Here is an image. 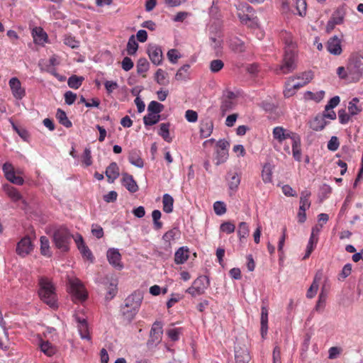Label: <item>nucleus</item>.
I'll return each mask as SVG.
<instances>
[{
	"instance_id": "obj_1",
	"label": "nucleus",
	"mask_w": 363,
	"mask_h": 363,
	"mask_svg": "<svg viewBox=\"0 0 363 363\" xmlns=\"http://www.w3.org/2000/svg\"><path fill=\"white\" fill-rule=\"evenodd\" d=\"M281 38L284 44V55L282 64L277 67L275 72L277 74H286L296 68L297 44L291 33L281 32Z\"/></svg>"
},
{
	"instance_id": "obj_2",
	"label": "nucleus",
	"mask_w": 363,
	"mask_h": 363,
	"mask_svg": "<svg viewBox=\"0 0 363 363\" xmlns=\"http://www.w3.org/2000/svg\"><path fill=\"white\" fill-rule=\"evenodd\" d=\"M38 295L40 299L52 308H57L55 287L50 279L41 277L38 279Z\"/></svg>"
},
{
	"instance_id": "obj_3",
	"label": "nucleus",
	"mask_w": 363,
	"mask_h": 363,
	"mask_svg": "<svg viewBox=\"0 0 363 363\" xmlns=\"http://www.w3.org/2000/svg\"><path fill=\"white\" fill-rule=\"evenodd\" d=\"M350 80L359 82L363 77V50L352 54L347 62Z\"/></svg>"
},
{
	"instance_id": "obj_4",
	"label": "nucleus",
	"mask_w": 363,
	"mask_h": 363,
	"mask_svg": "<svg viewBox=\"0 0 363 363\" xmlns=\"http://www.w3.org/2000/svg\"><path fill=\"white\" fill-rule=\"evenodd\" d=\"M72 238L74 239L75 238H74L69 230L64 226H60L56 229L53 234V240L55 247L63 252H67L69 250Z\"/></svg>"
},
{
	"instance_id": "obj_5",
	"label": "nucleus",
	"mask_w": 363,
	"mask_h": 363,
	"mask_svg": "<svg viewBox=\"0 0 363 363\" xmlns=\"http://www.w3.org/2000/svg\"><path fill=\"white\" fill-rule=\"evenodd\" d=\"M143 296L139 292H134L125 300L123 314L128 319L132 320L138 313L142 303Z\"/></svg>"
},
{
	"instance_id": "obj_6",
	"label": "nucleus",
	"mask_w": 363,
	"mask_h": 363,
	"mask_svg": "<svg viewBox=\"0 0 363 363\" xmlns=\"http://www.w3.org/2000/svg\"><path fill=\"white\" fill-rule=\"evenodd\" d=\"M208 286V280L206 277H199L196 279L191 286L188 288L186 293L191 294L193 297L202 295L205 293L206 289Z\"/></svg>"
},
{
	"instance_id": "obj_7",
	"label": "nucleus",
	"mask_w": 363,
	"mask_h": 363,
	"mask_svg": "<svg viewBox=\"0 0 363 363\" xmlns=\"http://www.w3.org/2000/svg\"><path fill=\"white\" fill-rule=\"evenodd\" d=\"M216 147L217 149L214 160L216 165H220L225 162L228 160L230 143L226 140H220L217 143Z\"/></svg>"
},
{
	"instance_id": "obj_8",
	"label": "nucleus",
	"mask_w": 363,
	"mask_h": 363,
	"mask_svg": "<svg viewBox=\"0 0 363 363\" xmlns=\"http://www.w3.org/2000/svg\"><path fill=\"white\" fill-rule=\"evenodd\" d=\"M69 285L71 292L75 299L80 301H83L86 299V291L79 279H74L69 280Z\"/></svg>"
},
{
	"instance_id": "obj_9",
	"label": "nucleus",
	"mask_w": 363,
	"mask_h": 363,
	"mask_svg": "<svg viewBox=\"0 0 363 363\" xmlns=\"http://www.w3.org/2000/svg\"><path fill=\"white\" fill-rule=\"evenodd\" d=\"M2 169L7 180L16 185H22L23 184V179L20 176L16 175L14 167L11 163L6 162L4 164Z\"/></svg>"
},
{
	"instance_id": "obj_10",
	"label": "nucleus",
	"mask_w": 363,
	"mask_h": 363,
	"mask_svg": "<svg viewBox=\"0 0 363 363\" xmlns=\"http://www.w3.org/2000/svg\"><path fill=\"white\" fill-rule=\"evenodd\" d=\"M235 359L236 363H248L251 359L246 345L237 344L235 347Z\"/></svg>"
},
{
	"instance_id": "obj_11",
	"label": "nucleus",
	"mask_w": 363,
	"mask_h": 363,
	"mask_svg": "<svg viewBox=\"0 0 363 363\" xmlns=\"http://www.w3.org/2000/svg\"><path fill=\"white\" fill-rule=\"evenodd\" d=\"M108 261L116 269L121 270L123 268V264L121 262V255L118 250L115 248L109 249L106 252Z\"/></svg>"
},
{
	"instance_id": "obj_12",
	"label": "nucleus",
	"mask_w": 363,
	"mask_h": 363,
	"mask_svg": "<svg viewBox=\"0 0 363 363\" xmlns=\"http://www.w3.org/2000/svg\"><path fill=\"white\" fill-rule=\"evenodd\" d=\"M163 325L160 321H155L151 328L148 343L157 344L162 340Z\"/></svg>"
},
{
	"instance_id": "obj_13",
	"label": "nucleus",
	"mask_w": 363,
	"mask_h": 363,
	"mask_svg": "<svg viewBox=\"0 0 363 363\" xmlns=\"http://www.w3.org/2000/svg\"><path fill=\"white\" fill-rule=\"evenodd\" d=\"M147 54L151 62L155 65H159L162 61V51L160 46L157 45L150 44L147 48Z\"/></svg>"
},
{
	"instance_id": "obj_14",
	"label": "nucleus",
	"mask_w": 363,
	"mask_h": 363,
	"mask_svg": "<svg viewBox=\"0 0 363 363\" xmlns=\"http://www.w3.org/2000/svg\"><path fill=\"white\" fill-rule=\"evenodd\" d=\"M74 241L82 257L87 260L93 262L94 257L89 248L84 243L82 236L79 234H77L74 238Z\"/></svg>"
},
{
	"instance_id": "obj_15",
	"label": "nucleus",
	"mask_w": 363,
	"mask_h": 363,
	"mask_svg": "<svg viewBox=\"0 0 363 363\" xmlns=\"http://www.w3.org/2000/svg\"><path fill=\"white\" fill-rule=\"evenodd\" d=\"M33 244L28 237L22 238L17 244L16 252L21 257H26L33 250Z\"/></svg>"
},
{
	"instance_id": "obj_16",
	"label": "nucleus",
	"mask_w": 363,
	"mask_h": 363,
	"mask_svg": "<svg viewBox=\"0 0 363 363\" xmlns=\"http://www.w3.org/2000/svg\"><path fill=\"white\" fill-rule=\"evenodd\" d=\"M9 84L12 91L13 96L16 99H21L24 97L26 94V91L24 88L21 86V83L18 78L12 77L9 80Z\"/></svg>"
},
{
	"instance_id": "obj_17",
	"label": "nucleus",
	"mask_w": 363,
	"mask_h": 363,
	"mask_svg": "<svg viewBox=\"0 0 363 363\" xmlns=\"http://www.w3.org/2000/svg\"><path fill=\"white\" fill-rule=\"evenodd\" d=\"M326 48L327 50L333 55H340L342 52L341 40L337 36H333L328 40Z\"/></svg>"
},
{
	"instance_id": "obj_18",
	"label": "nucleus",
	"mask_w": 363,
	"mask_h": 363,
	"mask_svg": "<svg viewBox=\"0 0 363 363\" xmlns=\"http://www.w3.org/2000/svg\"><path fill=\"white\" fill-rule=\"evenodd\" d=\"M37 345L40 351L48 357L53 356L57 352L56 348L52 343L48 340H43L41 337H39Z\"/></svg>"
},
{
	"instance_id": "obj_19",
	"label": "nucleus",
	"mask_w": 363,
	"mask_h": 363,
	"mask_svg": "<svg viewBox=\"0 0 363 363\" xmlns=\"http://www.w3.org/2000/svg\"><path fill=\"white\" fill-rule=\"evenodd\" d=\"M122 184L131 193L138 190V186L133 177L128 173L123 174Z\"/></svg>"
},
{
	"instance_id": "obj_20",
	"label": "nucleus",
	"mask_w": 363,
	"mask_h": 363,
	"mask_svg": "<svg viewBox=\"0 0 363 363\" xmlns=\"http://www.w3.org/2000/svg\"><path fill=\"white\" fill-rule=\"evenodd\" d=\"M107 180L113 183L119 177V167L116 162H111L106 169L105 172Z\"/></svg>"
},
{
	"instance_id": "obj_21",
	"label": "nucleus",
	"mask_w": 363,
	"mask_h": 363,
	"mask_svg": "<svg viewBox=\"0 0 363 363\" xmlns=\"http://www.w3.org/2000/svg\"><path fill=\"white\" fill-rule=\"evenodd\" d=\"M323 273L321 271H318L316 272L313 283L311 285L310 288L308 289V291L306 293V296L308 298H313L318 291V287H319V283L322 279Z\"/></svg>"
},
{
	"instance_id": "obj_22",
	"label": "nucleus",
	"mask_w": 363,
	"mask_h": 363,
	"mask_svg": "<svg viewBox=\"0 0 363 363\" xmlns=\"http://www.w3.org/2000/svg\"><path fill=\"white\" fill-rule=\"evenodd\" d=\"M291 144L294 159L300 161L301 157V139L297 134L291 135Z\"/></svg>"
},
{
	"instance_id": "obj_23",
	"label": "nucleus",
	"mask_w": 363,
	"mask_h": 363,
	"mask_svg": "<svg viewBox=\"0 0 363 363\" xmlns=\"http://www.w3.org/2000/svg\"><path fill=\"white\" fill-rule=\"evenodd\" d=\"M128 161L134 166L142 168L144 166V161L141 157V152L133 149L130 151Z\"/></svg>"
},
{
	"instance_id": "obj_24",
	"label": "nucleus",
	"mask_w": 363,
	"mask_h": 363,
	"mask_svg": "<svg viewBox=\"0 0 363 363\" xmlns=\"http://www.w3.org/2000/svg\"><path fill=\"white\" fill-rule=\"evenodd\" d=\"M189 257V250L187 247H179L174 254V262L177 264H184Z\"/></svg>"
},
{
	"instance_id": "obj_25",
	"label": "nucleus",
	"mask_w": 363,
	"mask_h": 363,
	"mask_svg": "<svg viewBox=\"0 0 363 363\" xmlns=\"http://www.w3.org/2000/svg\"><path fill=\"white\" fill-rule=\"evenodd\" d=\"M295 134L296 133H292V132L286 133L285 130L281 126L275 127L273 129L274 138L277 140L279 141V143H280L286 139L291 140V135H295Z\"/></svg>"
},
{
	"instance_id": "obj_26",
	"label": "nucleus",
	"mask_w": 363,
	"mask_h": 363,
	"mask_svg": "<svg viewBox=\"0 0 363 363\" xmlns=\"http://www.w3.org/2000/svg\"><path fill=\"white\" fill-rule=\"evenodd\" d=\"M78 322V330L79 335L82 339H86L87 340H91V336L89 335V328L87 322L85 319H80L79 318H77Z\"/></svg>"
},
{
	"instance_id": "obj_27",
	"label": "nucleus",
	"mask_w": 363,
	"mask_h": 363,
	"mask_svg": "<svg viewBox=\"0 0 363 363\" xmlns=\"http://www.w3.org/2000/svg\"><path fill=\"white\" fill-rule=\"evenodd\" d=\"M300 88L301 86H299L298 84H295L291 78H289L285 84L284 96L287 98L292 96Z\"/></svg>"
},
{
	"instance_id": "obj_28",
	"label": "nucleus",
	"mask_w": 363,
	"mask_h": 363,
	"mask_svg": "<svg viewBox=\"0 0 363 363\" xmlns=\"http://www.w3.org/2000/svg\"><path fill=\"white\" fill-rule=\"evenodd\" d=\"M261 334L264 337L268 329V308L262 306L261 308Z\"/></svg>"
},
{
	"instance_id": "obj_29",
	"label": "nucleus",
	"mask_w": 363,
	"mask_h": 363,
	"mask_svg": "<svg viewBox=\"0 0 363 363\" xmlns=\"http://www.w3.org/2000/svg\"><path fill=\"white\" fill-rule=\"evenodd\" d=\"M4 190L7 196L14 202L18 201L22 199V196L20 192L13 186L6 184L4 186Z\"/></svg>"
},
{
	"instance_id": "obj_30",
	"label": "nucleus",
	"mask_w": 363,
	"mask_h": 363,
	"mask_svg": "<svg viewBox=\"0 0 363 363\" xmlns=\"http://www.w3.org/2000/svg\"><path fill=\"white\" fill-rule=\"evenodd\" d=\"M213 124L210 120H206L201 123L200 134L201 137L206 138L210 136L213 131Z\"/></svg>"
},
{
	"instance_id": "obj_31",
	"label": "nucleus",
	"mask_w": 363,
	"mask_h": 363,
	"mask_svg": "<svg viewBox=\"0 0 363 363\" xmlns=\"http://www.w3.org/2000/svg\"><path fill=\"white\" fill-rule=\"evenodd\" d=\"M162 204H163V211L169 213L173 211V206H174V199L173 197L168 194H165L162 196Z\"/></svg>"
},
{
	"instance_id": "obj_32",
	"label": "nucleus",
	"mask_w": 363,
	"mask_h": 363,
	"mask_svg": "<svg viewBox=\"0 0 363 363\" xmlns=\"http://www.w3.org/2000/svg\"><path fill=\"white\" fill-rule=\"evenodd\" d=\"M230 46L231 49L235 52L241 53L246 50L245 43L237 38H235L230 40Z\"/></svg>"
},
{
	"instance_id": "obj_33",
	"label": "nucleus",
	"mask_w": 363,
	"mask_h": 363,
	"mask_svg": "<svg viewBox=\"0 0 363 363\" xmlns=\"http://www.w3.org/2000/svg\"><path fill=\"white\" fill-rule=\"evenodd\" d=\"M311 192L308 190H304L301 193L300 196V206L301 210L308 209L311 206V201L309 198Z\"/></svg>"
},
{
	"instance_id": "obj_34",
	"label": "nucleus",
	"mask_w": 363,
	"mask_h": 363,
	"mask_svg": "<svg viewBox=\"0 0 363 363\" xmlns=\"http://www.w3.org/2000/svg\"><path fill=\"white\" fill-rule=\"evenodd\" d=\"M33 37L36 42H45L48 39L47 33L40 27H35L32 31Z\"/></svg>"
},
{
	"instance_id": "obj_35",
	"label": "nucleus",
	"mask_w": 363,
	"mask_h": 363,
	"mask_svg": "<svg viewBox=\"0 0 363 363\" xmlns=\"http://www.w3.org/2000/svg\"><path fill=\"white\" fill-rule=\"evenodd\" d=\"M137 72L139 74H143V77H145V73L148 71L150 64L146 58H140L137 62Z\"/></svg>"
},
{
	"instance_id": "obj_36",
	"label": "nucleus",
	"mask_w": 363,
	"mask_h": 363,
	"mask_svg": "<svg viewBox=\"0 0 363 363\" xmlns=\"http://www.w3.org/2000/svg\"><path fill=\"white\" fill-rule=\"evenodd\" d=\"M56 118L59 123L66 128H70L72 125V122L69 120L66 113L60 108H58L56 113Z\"/></svg>"
},
{
	"instance_id": "obj_37",
	"label": "nucleus",
	"mask_w": 363,
	"mask_h": 363,
	"mask_svg": "<svg viewBox=\"0 0 363 363\" xmlns=\"http://www.w3.org/2000/svg\"><path fill=\"white\" fill-rule=\"evenodd\" d=\"M345 12L343 8L337 9L333 13L331 18L335 24L340 25L343 23Z\"/></svg>"
},
{
	"instance_id": "obj_38",
	"label": "nucleus",
	"mask_w": 363,
	"mask_h": 363,
	"mask_svg": "<svg viewBox=\"0 0 363 363\" xmlns=\"http://www.w3.org/2000/svg\"><path fill=\"white\" fill-rule=\"evenodd\" d=\"M169 123H161L160 125V130L158 134L167 142L170 143L172 138L169 135Z\"/></svg>"
},
{
	"instance_id": "obj_39",
	"label": "nucleus",
	"mask_w": 363,
	"mask_h": 363,
	"mask_svg": "<svg viewBox=\"0 0 363 363\" xmlns=\"http://www.w3.org/2000/svg\"><path fill=\"white\" fill-rule=\"evenodd\" d=\"M325 96L324 91H319L315 93H313L310 91H307L304 94V98L307 100H313L315 102L320 101Z\"/></svg>"
},
{
	"instance_id": "obj_40",
	"label": "nucleus",
	"mask_w": 363,
	"mask_h": 363,
	"mask_svg": "<svg viewBox=\"0 0 363 363\" xmlns=\"http://www.w3.org/2000/svg\"><path fill=\"white\" fill-rule=\"evenodd\" d=\"M250 230L249 226L245 222H241L239 224L238 229V235L240 241L242 242L243 239H245L249 235Z\"/></svg>"
},
{
	"instance_id": "obj_41",
	"label": "nucleus",
	"mask_w": 363,
	"mask_h": 363,
	"mask_svg": "<svg viewBox=\"0 0 363 363\" xmlns=\"http://www.w3.org/2000/svg\"><path fill=\"white\" fill-rule=\"evenodd\" d=\"M138 49V43L136 42L135 36L131 35L127 43V52L129 55H134Z\"/></svg>"
},
{
	"instance_id": "obj_42",
	"label": "nucleus",
	"mask_w": 363,
	"mask_h": 363,
	"mask_svg": "<svg viewBox=\"0 0 363 363\" xmlns=\"http://www.w3.org/2000/svg\"><path fill=\"white\" fill-rule=\"evenodd\" d=\"M326 125L325 119L321 116H316L314 120L311 123V128L315 130H321Z\"/></svg>"
},
{
	"instance_id": "obj_43",
	"label": "nucleus",
	"mask_w": 363,
	"mask_h": 363,
	"mask_svg": "<svg viewBox=\"0 0 363 363\" xmlns=\"http://www.w3.org/2000/svg\"><path fill=\"white\" fill-rule=\"evenodd\" d=\"M84 79L83 77L72 75L68 79L67 84L70 88L77 89L82 85Z\"/></svg>"
},
{
	"instance_id": "obj_44",
	"label": "nucleus",
	"mask_w": 363,
	"mask_h": 363,
	"mask_svg": "<svg viewBox=\"0 0 363 363\" xmlns=\"http://www.w3.org/2000/svg\"><path fill=\"white\" fill-rule=\"evenodd\" d=\"M40 251L42 255L50 257L51 252L50 251V244L48 238L42 236L40 238Z\"/></svg>"
},
{
	"instance_id": "obj_45",
	"label": "nucleus",
	"mask_w": 363,
	"mask_h": 363,
	"mask_svg": "<svg viewBox=\"0 0 363 363\" xmlns=\"http://www.w3.org/2000/svg\"><path fill=\"white\" fill-rule=\"evenodd\" d=\"M262 178L264 183H269L272 181V171L270 164H265L262 171Z\"/></svg>"
},
{
	"instance_id": "obj_46",
	"label": "nucleus",
	"mask_w": 363,
	"mask_h": 363,
	"mask_svg": "<svg viewBox=\"0 0 363 363\" xmlns=\"http://www.w3.org/2000/svg\"><path fill=\"white\" fill-rule=\"evenodd\" d=\"M359 103V99L357 98H354L350 101L348 105V111L350 115L354 116L358 114L362 111V108L357 106Z\"/></svg>"
},
{
	"instance_id": "obj_47",
	"label": "nucleus",
	"mask_w": 363,
	"mask_h": 363,
	"mask_svg": "<svg viewBox=\"0 0 363 363\" xmlns=\"http://www.w3.org/2000/svg\"><path fill=\"white\" fill-rule=\"evenodd\" d=\"M163 108L164 106L155 101H152L147 106V111L149 113L157 115H159V113L162 111Z\"/></svg>"
},
{
	"instance_id": "obj_48",
	"label": "nucleus",
	"mask_w": 363,
	"mask_h": 363,
	"mask_svg": "<svg viewBox=\"0 0 363 363\" xmlns=\"http://www.w3.org/2000/svg\"><path fill=\"white\" fill-rule=\"evenodd\" d=\"M189 68L190 65L187 64L181 67L176 73L175 79L178 81L186 79L189 76Z\"/></svg>"
},
{
	"instance_id": "obj_49",
	"label": "nucleus",
	"mask_w": 363,
	"mask_h": 363,
	"mask_svg": "<svg viewBox=\"0 0 363 363\" xmlns=\"http://www.w3.org/2000/svg\"><path fill=\"white\" fill-rule=\"evenodd\" d=\"M160 116L155 113H149L143 118L144 124L145 125H152L159 122Z\"/></svg>"
},
{
	"instance_id": "obj_50",
	"label": "nucleus",
	"mask_w": 363,
	"mask_h": 363,
	"mask_svg": "<svg viewBox=\"0 0 363 363\" xmlns=\"http://www.w3.org/2000/svg\"><path fill=\"white\" fill-rule=\"evenodd\" d=\"M179 235V230L177 228H173L166 232L163 235L162 239L165 242L170 243L171 240H174Z\"/></svg>"
},
{
	"instance_id": "obj_51",
	"label": "nucleus",
	"mask_w": 363,
	"mask_h": 363,
	"mask_svg": "<svg viewBox=\"0 0 363 363\" xmlns=\"http://www.w3.org/2000/svg\"><path fill=\"white\" fill-rule=\"evenodd\" d=\"M296 9L298 15H299L301 17L305 16L306 15V9H307V4H306V0H296Z\"/></svg>"
},
{
	"instance_id": "obj_52",
	"label": "nucleus",
	"mask_w": 363,
	"mask_h": 363,
	"mask_svg": "<svg viewBox=\"0 0 363 363\" xmlns=\"http://www.w3.org/2000/svg\"><path fill=\"white\" fill-rule=\"evenodd\" d=\"M313 78V72L311 71L305 72L298 75V79L302 80V84H298L299 86L303 87L309 83Z\"/></svg>"
},
{
	"instance_id": "obj_53",
	"label": "nucleus",
	"mask_w": 363,
	"mask_h": 363,
	"mask_svg": "<svg viewBox=\"0 0 363 363\" xmlns=\"http://www.w3.org/2000/svg\"><path fill=\"white\" fill-rule=\"evenodd\" d=\"M167 74L162 69H158L155 73V80L160 85H165L167 84Z\"/></svg>"
},
{
	"instance_id": "obj_54",
	"label": "nucleus",
	"mask_w": 363,
	"mask_h": 363,
	"mask_svg": "<svg viewBox=\"0 0 363 363\" xmlns=\"http://www.w3.org/2000/svg\"><path fill=\"white\" fill-rule=\"evenodd\" d=\"M162 213L159 210H154L152 213L154 228L155 230H160L162 227V223L160 221Z\"/></svg>"
},
{
	"instance_id": "obj_55",
	"label": "nucleus",
	"mask_w": 363,
	"mask_h": 363,
	"mask_svg": "<svg viewBox=\"0 0 363 363\" xmlns=\"http://www.w3.org/2000/svg\"><path fill=\"white\" fill-rule=\"evenodd\" d=\"M64 43L72 48H77L79 47V42L72 35H65Z\"/></svg>"
},
{
	"instance_id": "obj_56",
	"label": "nucleus",
	"mask_w": 363,
	"mask_h": 363,
	"mask_svg": "<svg viewBox=\"0 0 363 363\" xmlns=\"http://www.w3.org/2000/svg\"><path fill=\"white\" fill-rule=\"evenodd\" d=\"M327 298V294L325 292V286H323L320 294L318 296V300L315 306V310L319 311L320 308H323Z\"/></svg>"
},
{
	"instance_id": "obj_57",
	"label": "nucleus",
	"mask_w": 363,
	"mask_h": 363,
	"mask_svg": "<svg viewBox=\"0 0 363 363\" xmlns=\"http://www.w3.org/2000/svg\"><path fill=\"white\" fill-rule=\"evenodd\" d=\"M224 67V63L221 60H213L210 62V70L213 72H218Z\"/></svg>"
},
{
	"instance_id": "obj_58",
	"label": "nucleus",
	"mask_w": 363,
	"mask_h": 363,
	"mask_svg": "<svg viewBox=\"0 0 363 363\" xmlns=\"http://www.w3.org/2000/svg\"><path fill=\"white\" fill-rule=\"evenodd\" d=\"M240 183V176L238 175V173H234L233 174H232L230 179L229 181V183H228L229 188L231 190L235 191L238 188Z\"/></svg>"
},
{
	"instance_id": "obj_59",
	"label": "nucleus",
	"mask_w": 363,
	"mask_h": 363,
	"mask_svg": "<svg viewBox=\"0 0 363 363\" xmlns=\"http://www.w3.org/2000/svg\"><path fill=\"white\" fill-rule=\"evenodd\" d=\"M235 230V225L230 221L223 223L220 226V230L227 234L233 233Z\"/></svg>"
},
{
	"instance_id": "obj_60",
	"label": "nucleus",
	"mask_w": 363,
	"mask_h": 363,
	"mask_svg": "<svg viewBox=\"0 0 363 363\" xmlns=\"http://www.w3.org/2000/svg\"><path fill=\"white\" fill-rule=\"evenodd\" d=\"M213 210L216 215L221 216L226 212V206L223 201H216L213 203Z\"/></svg>"
},
{
	"instance_id": "obj_61",
	"label": "nucleus",
	"mask_w": 363,
	"mask_h": 363,
	"mask_svg": "<svg viewBox=\"0 0 363 363\" xmlns=\"http://www.w3.org/2000/svg\"><path fill=\"white\" fill-rule=\"evenodd\" d=\"M235 104L233 101L222 99L220 110L224 113L230 111L234 107Z\"/></svg>"
},
{
	"instance_id": "obj_62",
	"label": "nucleus",
	"mask_w": 363,
	"mask_h": 363,
	"mask_svg": "<svg viewBox=\"0 0 363 363\" xmlns=\"http://www.w3.org/2000/svg\"><path fill=\"white\" fill-rule=\"evenodd\" d=\"M182 328H172L167 330V334L172 341H177L182 333Z\"/></svg>"
},
{
	"instance_id": "obj_63",
	"label": "nucleus",
	"mask_w": 363,
	"mask_h": 363,
	"mask_svg": "<svg viewBox=\"0 0 363 363\" xmlns=\"http://www.w3.org/2000/svg\"><path fill=\"white\" fill-rule=\"evenodd\" d=\"M167 57L172 63L174 64L180 58V55L177 50L171 49L167 52Z\"/></svg>"
},
{
	"instance_id": "obj_64",
	"label": "nucleus",
	"mask_w": 363,
	"mask_h": 363,
	"mask_svg": "<svg viewBox=\"0 0 363 363\" xmlns=\"http://www.w3.org/2000/svg\"><path fill=\"white\" fill-rule=\"evenodd\" d=\"M91 233L97 238H101L104 236L103 228L97 224H93L91 226Z\"/></svg>"
}]
</instances>
